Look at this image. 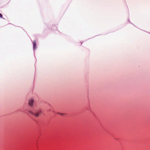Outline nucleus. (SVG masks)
<instances>
[{
	"instance_id": "1",
	"label": "nucleus",
	"mask_w": 150,
	"mask_h": 150,
	"mask_svg": "<svg viewBox=\"0 0 150 150\" xmlns=\"http://www.w3.org/2000/svg\"><path fill=\"white\" fill-rule=\"evenodd\" d=\"M29 112L31 114L34 115L36 117H38L41 114V112L40 110H39L38 112L35 113H33L31 111H30Z\"/></svg>"
},
{
	"instance_id": "2",
	"label": "nucleus",
	"mask_w": 150,
	"mask_h": 150,
	"mask_svg": "<svg viewBox=\"0 0 150 150\" xmlns=\"http://www.w3.org/2000/svg\"><path fill=\"white\" fill-rule=\"evenodd\" d=\"M34 103V100H30L29 102V105L30 106H32L33 105V103Z\"/></svg>"
},
{
	"instance_id": "3",
	"label": "nucleus",
	"mask_w": 150,
	"mask_h": 150,
	"mask_svg": "<svg viewBox=\"0 0 150 150\" xmlns=\"http://www.w3.org/2000/svg\"><path fill=\"white\" fill-rule=\"evenodd\" d=\"M33 47L34 50L36 48V43L35 41H34L33 42Z\"/></svg>"
},
{
	"instance_id": "4",
	"label": "nucleus",
	"mask_w": 150,
	"mask_h": 150,
	"mask_svg": "<svg viewBox=\"0 0 150 150\" xmlns=\"http://www.w3.org/2000/svg\"><path fill=\"white\" fill-rule=\"evenodd\" d=\"M3 17V16L0 13V17L2 18Z\"/></svg>"
},
{
	"instance_id": "5",
	"label": "nucleus",
	"mask_w": 150,
	"mask_h": 150,
	"mask_svg": "<svg viewBox=\"0 0 150 150\" xmlns=\"http://www.w3.org/2000/svg\"><path fill=\"white\" fill-rule=\"evenodd\" d=\"M59 114H60L61 115H64V114H63V113H59Z\"/></svg>"
}]
</instances>
